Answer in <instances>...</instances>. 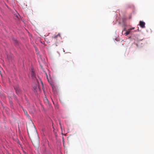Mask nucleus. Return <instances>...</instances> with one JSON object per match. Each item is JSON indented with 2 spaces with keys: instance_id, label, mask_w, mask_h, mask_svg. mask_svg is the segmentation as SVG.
<instances>
[{
  "instance_id": "obj_1",
  "label": "nucleus",
  "mask_w": 154,
  "mask_h": 154,
  "mask_svg": "<svg viewBox=\"0 0 154 154\" xmlns=\"http://www.w3.org/2000/svg\"><path fill=\"white\" fill-rule=\"evenodd\" d=\"M26 127L28 133L29 135V134L32 135L34 133H36V129L33 124L31 125L30 124L27 125Z\"/></svg>"
},
{
  "instance_id": "obj_2",
  "label": "nucleus",
  "mask_w": 154,
  "mask_h": 154,
  "mask_svg": "<svg viewBox=\"0 0 154 154\" xmlns=\"http://www.w3.org/2000/svg\"><path fill=\"white\" fill-rule=\"evenodd\" d=\"M14 88L16 91V93L18 95H20L21 93V91L20 90L19 86H15L14 87Z\"/></svg>"
},
{
  "instance_id": "obj_3",
  "label": "nucleus",
  "mask_w": 154,
  "mask_h": 154,
  "mask_svg": "<svg viewBox=\"0 0 154 154\" xmlns=\"http://www.w3.org/2000/svg\"><path fill=\"white\" fill-rule=\"evenodd\" d=\"M139 25L142 28H144L145 27V23L143 21H140Z\"/></svg>"
},
{
  "instance_id": "obj_4",
  "label": "nucleus",
  "mask_w": 154,
  "mask_h": 154,
  "mask_svg": "<svg viewBox=\"0 0 154 154\" xmlns=\"http://www.w3.org/2000/svg\"><path fill=\"white\" fill-rule=\"evenodd\" d=\"M134 28H135L134 27H133V28H131L129 29H128V30H127V31L125 33V34H124L125 35V36H126V35H128L129 34L131 30L134 29Z\"/></svg>"
},
{
  "instance_id": "obj_5",
  "label": "nucleus",
  "mask_w": 154,
  "mask_h": 154,
  "mask_svg": "<svg viewBox=\"0 0 154 154\" xmlns=\"http://www.w3.org/2000/svg\"><path fill=\"white\" fill-rule=\"evenodd\" d=\"M23 111L25 115H26L29 119L30 118V117L29 115L28 114L27 111L26 110H24V109H23Z\"/></svg>"
},
{
  "instance_id": "obj_6",
  "label": "nucleus",
  "mask_w": 154,
  "mask_h": 154,
  "mask_svg": "<svg viewBox=\"0 0 154 154\" xmlns=\"http://www.w3.org/2000/svg\"><path fill=\"white\" fill-rule=\"evenodd\" d=\"M32 76V78H35V73L33 71H32L31 72Z\"/></svg>"
},
{
  "instance_id": "obj_7",
  "label": "nucleus",
  "mask_w": 154,
  "mask_h": 154,
  "mask_svg": "<svg viewBox=\"0 0 154 154\" xmlns=\"http://www.w3.org/2000/svg\"><path fill=\"white\" fill-rule=\"evenodd\" d=\"M44 101L45 103L46 104H48V100L46 98H45L44 100Z\"/></svg>"
},
{
  "instance_id": "obj_8",
  "label": "nucleus",
  "mask_w": 154,
  "mask_h": 154,
  "mask_svg": "<svg viewBox=\"0 0 154 154\" xmlns=\"http://www.w3.org/2000/svg\"><path fill=\"white\" fill-rule=\"evenodd\" d=\"M58 36H60V35L59 34H58V35H56L54 36V37H53V38H54V39H56Z\"/></svg>"
},
{
  "instance_id": "obj_9",
  "label": "nucleus",
  "mask_w": 154,
  "mask_h": 154,
  "mask_svg": "<svg viewBox=\"0 0 154 154\" xmlns=\"http://www.w3.org/2000/svg\"><path fill=\"white\" fill-rule=\"evenodd\" d=\"M15 43H17L18 42V41L17 40H15Z\"/></svg>"
},
{
  "instance_id": "obj_10",
  "label": "nucleus",
  "mask_w": 154,
  "mask_h": 154,
  "mask_svg": "<svg viewBox=\"0 0 154 154\" xmlns=\"http://www.w3.org/2000/svg\"><path fill=\"white\" fill-rule=\"evenodd\" d=\"M46 75H47V78L48 79V82H49V80H48V76H47V75L46 74Z\"/></svg>"
},
{
  "instance_id": "obj_11",
  "label": "nucleus",
  "mask_w": 154,
  "mask_h": 154,
  "mask_svg": "<svg viewBox=\"0 0 154 154\" xmlns=\"http://www.w3.org/2000/svg\"><path fill=\"white\" fill-rule=\"evenodd\" d=\"M16 16L18 18V16L17 15H16Z\"/></svg>"
},
{
  "instance_id": "obj_12",
  "label": "nucleus",
  "mask_w": 154,
  "mask_h": 154,
  "mask_svg": "<svg viewBox=\"0 0 154 154\" xmlns=\"http://www.w3.org/2000/svg\"><path fill=\"white\" fill-rule=\"evenodd\" d=\"M68 61H66V63H68Z\"/></svg>"
}]
</instances>
